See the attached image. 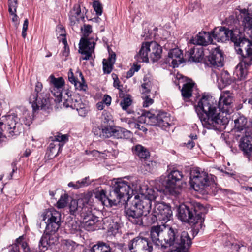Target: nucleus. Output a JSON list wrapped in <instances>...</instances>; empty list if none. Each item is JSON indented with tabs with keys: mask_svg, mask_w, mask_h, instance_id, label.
I'll return each mask as SVG.
<instances>
[{
	"mask_svg": "<svg viewBox=\"0 0 252 252\" xmlns=\"http://www.w3.org/2000/svg\"><path fill=\"white\" fill-rule=\"evenodd\" d=\"M195 110L204 127L219 130L228 123L227 114L233 111V96L230 91L221 93L218 103L212 96L203 95Z\"/></svg>",
	"mask_w": 252,
	"mask_h": 252,
	"instance_id": "nucleus-1",
	"label": "nucleus"
},
{
	"mask_svg": "<svg viewBox=\"0 0 252 252\" xmlns=\"http://www.w3.org/2000/svg\"><path fill=\"white\" fill-rule=\"evenodd\" d=\"M151 238L157 246L171 252H187L192 244L191 238L187 231H180L169 225H157L151 227Z\"/></svg>",
	"mask_w": 252,
	"mask_h": 252,
	"instance_id": "nucleus-2",
	"label": "nucleus"
},
{
	"mask_svg": "<svg viewBox=\"0 0 252 252\" xmlns=\"http://www.w3.org/2000/svg\"><path fill=\"white\" fill-rule=\"evenodd\" d=\"M43 220L47 219L45 230L39 242V249L45 252L58 242L56 232L61 225V214L55 210H46L42 215Z\"/></svg>",
	"mask_w": 252,
	"mask_h": 252,
	"instance_id": "nucleus-3",
	"label": "nucleus"
},
{
	"mask_svg": "<svg viewBox=\"0 0 252 252\" xmlns=\"http://www.w3.org/2000/svg\"><path fill=\"white\" fill-rule=\"evenodd\" d=\"M129 202L125 210L126 217L133 224L143 225V218L146 217L151 210L149 201L145 200L141 202L140 196L136 195Z\"/></svg>",
	"mask_w": 252,
	"mask_h": 252,
	"instance_id": "nucleus-4",
	"label": "nucleus"
},
{
	"mask_svg": "<svg viewBox=\"0 0 252 252\" xmlns=\"http://www.w3.org/2000/svg\"><path fill=\"white\" fill-rule=\"evenodd\" d=\"M205 208L199 203L194 205L182 204L178 208V217L182 221L191 225L199 224L201 227L204 221Z\"/></svg>",
	"mask_w": 252,
	"mask_h": 252,
	"instance_id": "nucleus-5",
	"label": "nucleus"
},
{
	"mask_svg": "<svg viewBox=\"0 0 252 252\" xmlns=\"http://www.w3.org/2000/svg\"><path fill=\"white\" fill-rule=\"evenodd\" d=\"M214 176L196 168L190 172V184L193 189L202 193H208L216 185Z\"/></svg>",
	"mask_w": 252,
	"mask_h": 252,
	"instance_id": "nucleus-6",
	"label": "nucleus"
},
{
	"mask_svg": "<svg viewBox=\"0 0 252 252\" xmlns=\"http://www.w3.org/2000/svg\"><path fill=\"white\" fill-rule=\"evenodd\" d=\"M23 129V125L17 116L13 115L2 116L0 119V141H4L6 136L19 135Z\"/></svg>",
	"mask_w": 252,
	"mask_h": 252,
	"instance_id": "nucleus-7",
	"label": "nucleus"
},
{
	"mask_svg": "<svg viewBox=\"0 0 252 252\" xmlns=\"http://www.w3.org/2000/svg\"><path fill=\"white\" fill-rule=\"evenodd\" d=\"M132 193L131 183L119 180L115 182L109 192V201L115 205L119 204L121 200L129 202L133 199L132 196H130Z\"/></svg>",
	"mask_w": 252,
	"mask_h": 252,
	"instance_id": "nucleus-8",
	"label": "nucleus"
},
{
	"mask_svg": "<svg viewBox=\"0 0 252 252\" xmlns=\"http://www.w3.org/2000/svg\"><path fill=\"white\" fill-rule=\"evenodd\" d=\"M42 90V84L37 82L34 92L32 93L29 97V102L32 104L33 111L34 112L39 109L45 110L50 106V94L48 92Z\"/></svg>",
	"mask_w": 252,
	"mask_h": 252,
	"instance_id": "nucleus-9",
	"label": "nucleus"
},
{
	"mask_svg": "<svg viewBox=\"0 0 252 252\" xmlns=\"http://www.w3.org/2000/svg\"><path fill=\"white\" fill-rule=\"evenodd\" d=\"M162 51L161 47L156 42H146L142 44L137 55V60L148 63L150 58L153 62H157L161 58Z\"/></svg>",
	"mask_w": 252,
	"mask_h": 252,
	"instance_id": "nucleus-10",
	"label": "nucleus"
},
{
	"mask_svg": "<svg viewBox=\"0 0 252 252\" xmlns=\"http://www.w3.org/2000/svg\"><path fill=\"white\" fill-rule=\"evenodd\" d=\"M245 28L248 29V34L252 41L245 38H241L238 35L234 44L237 54L241 55L242 57L243 63L245 65H251L252 64V37L250 35L251 30L247 27Z\"/></svg>",
	"mask_w": 252,
	"mask_h": 252,
	"instance_id": "nucleus-11",
	"label": "nucleus"
},
{
	"mask_svg": "<svg viewBox=\"0 0 252 252\" xmlns=\"http://www.w3.org/2000/svg\"><path fill=\"white\" fill-rule=\"evenodd\" d=\"M63 93L64 98L63 106L65 108L70 107L72 109H75L80 116L85 117L88 113V108L87 105L83 103L80 96L69 89L64 90Z\"/></svg>",
	"mask_w": 252,
	"mask_h": 252,
	"instance_id": "nucleus-12",
	"label": "nucleus"
},
{
	"mask_svg": "<svg viewBox=\"0 0 252 252\" xmlns=\"http://www.w3.org/2000/svg\"><path fill=\"white\" fill-rule=\"evenodd\" d=\"M149 216L151 217V220H148V224H152L158 220L162 223H166L172 218V211L171 207L165 203L156 202L153 212Z\"/></svg>",
	"mask_w": 252,
	"mask_h": 252,
	"instance_id": "nucleus-13",
	"label": "nucleus"
},
{
	"mask_svg": "<svg viewBox=\"0 0 252 252\" xmlns=\"http://www.w3.org/2000/svg\"><path fill=\"white\" fill-rule=\"evenodd\" d=\"M139 121L149 125L166 127L169 126L170 118L169 115L163 111H159L157 116L149 111L143 112L139 117Z\"/></svg>",
	"mask_w": 252,
	"mask_h": 252,
	"instance_id": "nucleus-14",
	"label": "nucleus"
},
{
	"mask_svg": "<svg viewBox=\"0 0 252 252\" xmlns=\"http://www.w3.org/2000/svg\"><path fill=\"white\" fill-rule=\"evenodd\" d=\"M83 32L84 38L80 39L79 44V52L84 56L82 59L84 60H89L94 51L95 43L94 41H91L87 37L92 33V26L89 24H85L84 28H81Z\"/></svg>",
	"mask_w": 252,
	"mask_h": 252,
	"instance_id": "nucleus-15",
	"label": "nucleus"
},
{
	"mask_svg": "<svg viewBox=\"0 0 252 252\" xmlns=\"http://www.w3.org/2000/svg\"><path fill=\"white\" fill-rule=\"evenodd\" d=\"M130 252H152V243L147 238L138 236L130 240L128 244Z\"/></svg>",
	"mask_w": 252,
	"mask_h": 252,
	"instance_id": "nucleus-16",
	"label": "nucleus"
},
{
	"mask_svg": "<svg viewBox=\"0 0 252 252\" xmlns=\"http://www.w3.org/2000/svg\"><path fill=\"white\" fill-rule=\"evenodd\" d=\"M91 207L86 198L79 199L77 201L73 199L69 204L70 214L73 215L79 214L81 217H84L85 213H90Z\"/></svg>",
	"mask_w": 252,
	"mask_h": 252,
	"instance_id": "nucleus-17",
	"label": "nucleus"
},
{
	"mask_svg": "<svg viewBox=\"0 0 252 252\" xmlns=\"http://www.w3.org/2000/svg\"><path fill=\"white\" fill-rule=\"evenodd\" d=\"M213 38L218 42H226L229 40L233 43L236 42V38L238 34L234 33L232 30H230L225 27L216 28L212 32Z\"/></svg>",
	"mask_w": 252,
	"mask_h": 252,
	"instance_id": "nucleus-18",
	"label": "nucleus"
},
{
	"mask_svg": "<svg viewBox=\"0 0 252 252\" xmlns=\"http://www.w3.org/2000/svg\"><path fill=\"white\" fill-rule=\"evenodd\" d=\"M183 177V173L178 170H172L165 178L163 185L170 191H174L180 187V183Z\"/></svg>",
	"mask_w": 252,
	"mask_h": 252,
	"instance_id": "nucleus-19",
	"label": "nucleus"
},
{
	"mask_svg": "<svg viewBox=\"0 0 252 252\" xmlns=\"http://www.w3.org/2000/svg\"><path fill=\"white\" fill-rule=\"evenodd\" d=\"M48 79L52 85L51 92L55 97V101L60 103L62 101V90L64 80L62 77L56 78L53 75H50Z\"/></svg>",
	"mask_w": 252,
	"mask_h": 252,
	"instance_id": "nucleus-20",
	"label": "nucleus"
},
{
	"mask_svg": "<svg viewBox=\"0 0 252 252\" xmlns=\"http://www.w3.org/2000/svg\"><path fill=\"white\" fill-rule=\"evenodd\" d=\"M223 60L222 51L219 47H216L212 50L210 55L207 57L206 63L214 67H222L223 65Z\"/></svg>",
	"mask_w": 252,
	"mask_h": 252,
	"instance_id": "nucleus-21",
	"label": "nucleus"
},
{
	"mask_svg": "<svg viewBox=\"0 0 252 252\" xmlns=\"http://www.w3.org/2000/svg\"><path fill=\"white\" fill-rule=\"evenodd\" d=\"M239 147L245 157L252 160V137L249 133L240 138Z\"/></svg>",
	"mask_w": 252,
	"mask_h": 252,
	"instance_id": "nucleus-22",
	"label": "nucleus"
},
{
	"mask_svg": "<svg viewBox=\"0 0 252 252\" xmlns=\"http://www.w3.org/2000/svg\"><path fill=\"white\" fill-rule=\"evenodd\" d=\"M92 210L91 207L90 213L87 212L85 214L84 217H81L82 227L88 231H94L97 228L96 223L98 221V218L92 214Z\"/></svg>",
	"mask_w": 252,
	"mask_h": 252,
	"instance_id": "nucleus-23",
	"label": "nucleus"
},
{
	"mask_svg": "<svg viewBox=\"0 0 252 252\" xmlns=\"http://www.w3.org/2000/svg\"><path fill=\"white\" fill-rule=\"evenodd\" d=\"M212 33L207 32H199L191 40L194 44L206 46L213 42Z\"/></svg>",
	"mask_w": 252,
	"mask_h": 252,
	"instance_id": "nucleus-24",
	"label": "nucleus"
},
{
	"mask_svg": "<svg viewBox=\"0 0 252 252\" xmlns=\"http://www.w3.org/2000/svg\"><path fill=\"white\" fill-rule=\"evenodd\" d=\"M185 56L189 62H200L204 57L203 48L202 47L191 48L186 52Z\"/></svg>",
	"mask_w": 252,
	"mask_h": 252,
	"instance_id": "nucleus-25",
	"label": "nucleus"
},
{
	"mask_svg": "<svg viewBox=\"0 0 252 252\" xmlns=\"http://www.w3.org/2000/svg\"><path fill=\"white\" fill-rule=\"evenodd\" d=\"M170 61L174 67L183 63L184 60L182 51L178 48L170 50L168 52V62Z\"/></svg>",
	"mask_w": 252,
	"mask_h": 252,
	"instance_id": "nucleus-26",
	"label": "nucleus"
},
{
	"mask_svg": "<svg viewBox=\"0 0 252 252\" xmlns=\"http://www.w3.org/2000/svg\"><path fill=\"white\" fill-rule=\"evenodd\" d=\"M84 19V14L81 13L80 6L78 5H75L73 9L70 11L69 14V19L71 25H74L77 22L80 20Z\"/></svg>",
	"mask_w": 252,
	"mask_h": 252,
	"instance_id": "nucleus-27",
	"label": "nucleus"
},
{
	"mask_svg": "<svg viewBox=\"0 0 252 252\" xmlns=\"http://www.w3.org/2000/svg\"><path fill=\"white\" fill-rule=\"evenodd\" d=\"M158 196L157 191L154 190L153 189L146 188L144 192L141 193L140 196V201L147 200L149 201L150 209H151L152 201L155 200Z\"/></svg>",
	"mask_w": 252,
	"mask_h": 252,
	"instance_id": "nucleus-28",
	"label": "nucleus"
},
{
	"mask_svg": "<svg viewBox=\"0 0 252 252\" xmlns=\"http://www.w3.org/2000/svg\"><path fill=\"white\" fill-rule=\"evenodd\" d=\"M131 132L125 128L114 126L112 137L115 138L128 139L131 136Z\"/></svg>",
	"mask_w": 252,
	"mask_h": 252,
	"instance_id": "nucleus-29",
	"label": "nucleus"
},
{
	"mask_svg": "<svg viewBox=\"0 0 252 252\" xmlns=\"http://www.w3.org/2000/svg\"><path fill=\"white\" fill-rule=\"evenodd\" d=\"M91 252H114V251L109 244L103 242H98L93 246L91 249Z\"/></svg>",
	"mask_w": 252,
	"mask_h": 252,
	"instance_id": "nucleus-30",
	"label": "nucleus"
},
{
	"mask_svg": "<svg viewBox=\"0 0 252 252\" xmlns=\"http://www.w3.org/2000/svg\"><path fill=\"white\" fill-rule=\"evenodd\" d=\"M115 54H113L109 56L108 59H103V70L104 73L109 74L112 71L113 65L115 61Z\"/></svg>",
	"mask_w": 252,
	"mask_h": 252,
	"instance_id": "nucleus-31",
	"label": "nucleus"
},
{
	"mask_svg": "<svg viewBox=\"0 0 252 252\" xmlns=\"http://www.w3.org/2000/svg\"><path fill=\"white\" fill-rule=\"evenodd\" d=\"M250 65H246L242 61L236 67L235 74L237 76V79L242 80L245 79L247 74V67Z\"/></svg>",
	"mask_w": 252,
	"mask_h": 252,
	"instance_id": "nucleus-32",
	"label": "nucleus"
},
{
	"mask_svg": "<svg viewBox=\"0 0 252 252\" xmlns=\"http://www.w3.org/2000/svg\"><path fill=\"white\" fill-rule=\"evenodd\" d=\"M234 129L236 132L246 130L247 120L244 116H240L234 121Z\"/></svg>",
	"mask_w": 252,
	"mask_h": 252,
	"instance_id": "nucleus-33",
	"label": "nucleus"
},
{
	"mask_svg": "<svg viewBox=\"0 0 252 252\" xmlns=\"http://www.w3.org/2000/svg\"><path fill=\"white\" fill-rule=\"evenodd\" d=\"M194 86V83L190 82H187L183 85L181 92L184 99H189L192 96Z\"/></svg>",
	"mask_w": 252,
	"mask_h": 252,
	"instance_id": "nucleus-34",
	"label": "nucleus"
},
{
	"mask_svg": "<svg viewBox=\"0 0 252 252\" xmlns=\"http://www.w3.org/2000/svg\"><path fill=\"white\" fill-rule=\"evenodd\" d=\"M109 194L108 195H106L103 190L97 191L95 193L96 198L100 201L104 205H105L106 206H112L113 205H115L109 201Z\"/></svg>",
	"mask_w": 252,
	"mask_h": 252,
	"instance_id": "nucleus-35",
	"label": "nucleus"
},
{
	"mask_svg": "<svg viewBox=\"0 0 252 252\" xmlns=\"http://www.w3.org/2000/svg\"><path fill=\"white\" fill-rule=\"evenodd\" d=\"M135 154L140 158L146 159L150 156L148 151L140 145H136L134 149Z\"/></svg>",
	"mask_w": 252,
	"mask_h": 252,
	"instance_id": "nucleus-36",
	"label": "nucleus"
},
{
	"mask_svg": "<svg viewBox=\"0 0 252 252\" xmlns=\"http://www.w3.org/2000/svg\"><path fill=\"white\" fill-rule=\"evenodd\" d=\"M218 81L221 82L224 86L230 85L233 82V79L231 77L227 71H223L221 72Z\"/></svg>",
	"mask_w": 252,
	"mask_h": 252,
	"instance_id": "nucleus-37",
	"label": "nucleus"
},
{
	"mask_svg": "<svg viewBox=\"0 0 252 252\" xmlns=\"http://www.w3.org/2000/svg\"><path fill=\"white\" fill-rule=\"evenodd\" d=\"M63 249L67 252H75L78 245L70 240H64L63 241Z\"/></svg>",
	"mask_w": 252,
	"mask_h": 252,
	"instance_id": "nucleus-38",
	"label": "nucleus"
},
{
	"mask_svg": "<svg viewBox=\"0 0 252 252\" xmlns=\"http://www.w3.org/2000/svg\"><path fill=\"white\" fill-rule=\"evenodd\" d=\"M143 83L141 85V91L142 94H150V91L152 88V83L151 81L146 77H144Z\"/></svg>",
	"mask_w": 252,
	"mask_h": 252,
	"instance_id": "nucleus-39",
	"label": "nucleus"
},
{
	"mask_svg": "<svg viewBox=\"0 0 252 252\" xmlns=\"http://www.w3.org/2000/svg\"><path fill=\"white\" fill-rule=\"evenodd\" d=\"M69 230L72 234H75L80 230V223L75 221L72 220L68 224Z\"/></svg>",
	"mask_w": 252,
	"mask_h": 252,
	"instance_id": "nucleus-40",
	"label": "nucleus"
},
{
	"mask_svg": "<svg viewBox=\"0 0 252 252\" xmlns=\"http://www.w3.org/2000/svg\"><path fill=\"white\" fill-rule=\"evenodd\" d=\"M18 3L17 0H8V10L9 13L12 15H14L15 18L18 17L16 14Z\"/></svg>",
	"mask_w": 252,
	"mask_h": 252,
	"instance_id": "nucleus-41",
	"label": "nucleus"
},
{
	"mask_svg": "<svg viewBox=\"0 0 252 252\" xmlns=\"http://www.w3.org/2000/svg\"><path fill=\"white\" fill-rule=\"evenodd\" d=\"M114 126H106L102 127V137L109 138L112 137Z\"/></svg>",
	"mask_w": 252,
	"mask_h": 252,
	"instance_id": "nucleus-42",
	"label": "nucleus"
},
{
	"mask_svg": "<svg viewBox=\"0 0 252 252\" xmlns=\"http://www.w3.org/2000/svg\"><path fill=\"white\" fill-rule=\"evenodd\" d=\"M68 201V195L67 194H64L62 195L60 199L57 202V207L58 208H63L66 205Z\"/></svg>",
	"mask_w": 252,
	"mask_h": 252,
	"instance_id": "nucleus-43",
	"label": "nucleus"
},
{
	"mask_svg": "<svg viewBox=\"0 0 252 252\" xmlns=\"http://www.w3.org/2000/svg\"><path fill=\"white\" fill-rule=\"evenodd\" d=\"M142 98L144 100L143 107H148L153 103V100L150 98V94H142Z\"/></svg>",
	"mask_w": 252,
	"mask_h": 252,
	"instance_id": "nucleus-44",
	"label": "nucleus"
},
{
	"mask_svg": "<svg viewBox=\"0 0 252 252\" xmlns=\"http://www.w3.org/2000/svg\"><path fill=\"white\" fill-rule=\"evenodd\" d=\"M79 75L81 77L82 82H78L77 81L74 85L76 89H78L79 90L85 91L87 88V86L86 84H85V80L83 74L81 72H80Z\"/></svg>",
	"mask_w": 252,
	"mask_h": 252,
	"instance_id": "nucleus-45",
	"label": "nucleus"
},
{
	"mask_svg": "<svg viewBox=\"0 0 252 252\" xmlns=\"http://www.w3.org/2000/svg\"><path fill=\"white\" fill-rule=\"evenodd\" d=\"M93 7L98 16L101 15L102 13V5L99 1H95L93 3Z\"/></svg>",
	"mask_w": 252,
	"mask_h": 252,
	"instance_id": "nucleus-46",
	"label": "nucleus"
},
{
	"mask_svg": "<svg viewBox=\"0 0 252 252\" xmlns=\"http://www.w3.org/2000/svg\"><path fill=\"white\" fill-rule=\"evenodd\" d=\"M132 100L129 96L124 98L120 102V105L123 109L126 110L131 105Z\"/></svg>",
	"mask_w": 252,
	"mask_h": 252,
	"instance_id": "nucleus-47",
	"label": "nucleus"
},
{
	"mask_svg": "<svg viewBox=\"0 0 252 252\" xmlns=\"http://www.w3.org/2000/svg\"><path fill=\"white\" fill-rule=\"evenodd\" d=\"M144 165L146 168V170L148 172H152L156 167V163L153 161H145Z\"/></svg>",
	"mask_w": 252,
	"mask_h": 252,
	"instance_id": "nucleus-48",
	"label": "nucleus"
},
{
	"mask_svg": "<svg viewBox=\"0 0 252 252\" xmlns=\"http://www.w3.org/2000/svg\"><path fill=\"white\" fill-rule=\"evenodd\" d=\"M252 14V10H250ZM244 27L250 28L251 31L250 32L251 36L252 37V17L247 16L245 18L244 20Z\"/></svg>",
	"mask_w": 252,
	"mask_h": 252,
	"instance_id": "nucleus-49",
	"label": "nucleus"
},
{
	"mask_svg": "<svg viewBox=\"0 0 252 252\" xmlns=\"http://www.w3.org/2000/svg\"><path fill=\"white\" fill-rule=\"evenodd\" d=\"M91 183V181L90 180L89 177H86L82 179L81 181H78V184H79L80 188L88 186Z\"/></svg>",
	"mask_w": 252,
	"mask_h": 252,
	"instance_id": "nucleus-50",
	"label": "nucleus"
},
{
	"mask_svg": "<svg viewBox=\"0 0 252 252\" xmlns=\"http://www.w3.org/2000/svg\"><path fill=\"white\" fill-rule=\"evenodd\" d=\"M16 245L19 247V245H21L22 248L23 249V250H25V248H28V246L27 243L24 241V236H21L16 240Z\"/></svg>",
	"mask_w": 252,
	"mask_h": 252,
	"instance_id": "nucleus-51",
	"label": "nucleus"
},
{
	"mask_svg": "<svg viewBox=\"0 0 252 252\" xmlns=\"http://www.w3.org/2000/svg\"><path fill=\"white\" fill-rule=\"evenodd\" d=\"M55 140L58 142H66L68 141V137L66 135H62L61 133H58L55 136Z\"/></svg>",
	"mask_w": 252,
	"mask_h": 252,
	"instance_id": "nucleus-52",
	"label": "nucleus"
},
{
	"mask_svg": "<svg viewBox=\"0 0 252 252\" xmlns=\"http://www.w3.org/2000/svg\"><path fill=\"white\" fill-rule=\"evenodd\" d=\"M28 20L26 19L23 23V28H22V36L23 37L25 38L26 36V31L28 29Z\"/></svg>",
	"mask_w": 252,
	"mask_h": 252,
	"instance_id": "nucleus-53",
	"label": "nucleus"
},
{
	"mask_svg": "<svg viewBox=\"0 0 252 252\" xmlns=\"http://www.w3.org/2000/svg\"><path fill=\"white\" fill-rule=\"evenodd\" d=\"M106 151H104V152H103V153H100L97 150H94V151H92V154L94 156H96V157L100 156L102 158H106V156H107V155H106ZM107 152H108V151H107Z\"/></svg>",
	"mask_w": 252,
	"mask_h": 252,
	"instance_id": "nucleus-54",
	"label": "nucleus"
},
{
	"mask_svg": "<svg viewBox=\"0 0 252 252\" xmlns=\"http://www.w3.org/2000/svg\"><path fill=\"white\" fill-rule=\"evenodd\" d=\"M68 77L69 81L73 84H74L77 81L75 77L74 76V75H73V72H72L71 69H70L69 70V71L68 73Z\"/></svg>",
	"mask_w": 252,
	"mask_h": 252,
	"instance_id": "nucleus-55",
	"label": "nucleus"
},
{
	"mask_svg": "<svg viewBox=\"0 0 252 252\" xmlns=\"http://www.w3.org/2000/svg\"><path fill=\"white\" fill-rule=\"evenodd\" d=\"M102 101L104 104L109 106L110 105L111 102V97L109 95L105 94L104 95Z\"/></svg>",
	"mask_w": 252,
	"mask_h": 252,
	"instance_id": "nucleus-56",
	"label": "nucleus"
},
{
	"mask_svg": "<svg viewBox=\"0 0 252 252\" xmlns=\"http://www.w3.org/2000/svg\"><path fill=\"white\" fill-rule=\"evenodd\" d=\"M93 132L95 135L102 136V128L101 129L99 127H94L93 128Z\"/></svg>",
	"mask_w": 252,
	"mask_h": 252,
	"instance_id": "nucleus-57",
	"label": "nucleus"
},
{
	"mask_svg": "<svg viewBox=\"0 0 252 252\" xmlns=\"http://www.w3.org/2000/svg\"><path fill=\"white\" fill-rule=\"evenodd\" d=\"M252 10V8H250L249 10V11L245 9H242L240 12L241 13H243L244 14H246V15L245 16V17L244 18V20H243V24H244V20H245V18L247 17V16H249L250 17H252V14L251 13L250 10Z\"/></svg>",
	"mask_w": 252,
	"mask_h": 252,
	"instance_id": "nucleus-58",
	"label": "nucleus"
},
{
	"mask_svg": "<svg viewBox=\"0 0 252 252\" xmlns=\"http://www.w3.org/2000/svg\"><path fill=\"white\" fill-rule=\"evenodd\" d=\"M103 117L104 119V123H109V122L112 121L111 115L109 113H104L103 114Z\"/></svg>",
	"mask_w": 252,
	"mask_h": 252,
	"instance_id": "nucleus-59",
	"label": "nucleus"
},
{
	"mask_svg": "<svg viewBox=\"0 0 252 252\" xmlns=\"http://www.w3.org/2000/svg\"><path fill=\"white\" fill-rule=\"evenodd\" d=\"M68 186L69 187H71L74 189H77L80 188L79 184H78V181L75 183L71 182L68 184Z\"/></svg>",
	"mask_w": 252,
	"mask_h": 252,
	"instance_id": "nucleus-60",
	"label": "nucleus"
},
{
	"mask_svg": "<svg viewBox=\"0 0 252 252\" xmlns=\"http://www.w3.org/2000/svg\"><path fill=\"white\" fill-rule=\"evenodd\" d=\"M63 42L64 44V50L63 52V55L64 56H67L68 55V50H69V49L68 48L67 50V49H66L67 41H66V39H63Z\"/></svg>",
	"mask_w": 252,
	"mask_h": 252,
	"instance_id": "nucleus-61",
	"label": "nucleus"
},
{
	"mask_svg": "<svg viewBox=\"0 0 252 252\" xmlns=\"http://www.w3.org/2000/svg\"><path fill=\"white\" fill-rule=\"evenodd\" d=\"M8 252H20L19 248L16 245H13L11 246V248L9 249Z\"/></svg>",
	"mask_w": 252,
	"mask_h": 252,
	"instance_id": "nucleus-62",
	"label": "nucleus"
},
{
	"mask_svg": "<svg viewBox=\"0 0 252 252\" xmlns=\"http://www.w3.org/2000/svg\"><path fill=\"white\" fill-rule=\"evenodd\" d=\"M186 146L189 149H192L195 145V143L192 140H189L187 143H185Z\"/></svg>",
	"mask_w": 252,
	"mask_h": 252,
	"instance_id": "nucleus-63",
	"label": "nucleus"
},
{
	"mask_svg": "<svg viewBox=\"0 0 252 252\" xmlns=\"http://www.w3.org/2000/svg\"><path fill=\"white\" fill-rule=\"evenodd\" d=\"M248 100V102L249 104L252 105V88L251 89V92L249 96V98H247L245 101Z\"/></svg>",
	"mask_w": 252,
	"mask_h": 252,
	"instance_id": "nucleus-64",
	"label": "nucleus"
}]
</instances>
